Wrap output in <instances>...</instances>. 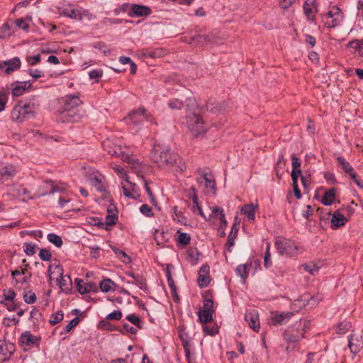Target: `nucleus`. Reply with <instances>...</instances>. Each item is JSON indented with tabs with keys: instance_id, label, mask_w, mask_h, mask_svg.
<instances>
[{
	"instance_id": "1",
	"label": "nucleus",
	"mask_w": 363,
	"mask_h": 363,
	"mask_svg": "<svg viewBox=\"0 0 363 363\" xmlns=\"http://www.w3.org/2000/svg\"><path fill=\"white\" fill-rule=\"evenodd\" d=\"M321 19L325 27L333 28L342 24L344 14L339 7L333 6L328 9L326 13L321 15Z\"/></svg>"
},
{
	"instance_id": "2",
	"label": "nucleus",
	"mask_w": 363,
	"mask_h": 363,
	"mask_svg": "<svg viewBox=\"0 0 363 363\" xmlns=\"http://www.w3.org/2000/svg\"><path fill=\"white\" fill-rule=\"evenodd\" d=\"M50 277L55 278L56 276V281L57 285L62 291L68 292L72 289V284L71 278L69 275L63 274V268L60 265H50L48 269Z\"/></svg>"
},
{
	"instance_id": "3",
	"label": "nucleus",
	"mask_w": 363,
	"mask_h": 363,
	"mask_svg": "<svg viewBox=\"0 0 363 363\" xmlns=\"http://www.w3.org/2000/svg\"><path fill=\"white\" fill-rule=\"evenodd\" d=\"M275 247L278 253L287 257L297 256L300 253V247L294 242L284 238H277Z\"/></svg>"
},
{
	"instance_id": "4",
	"label": "nucleus",
	"mask_w": 363,
	"mask_h": 363,
	"mask_svg": "<svg viewBox=\"0 0 363 363\" xmlns=\"http://www.w3.org/2000/svg\"><path fill=\"white\" fill-rule=\"evenodd\" d=\"M186 125L196 136L205 133L207 130V126L203 118L194 113H189L186 115Z\"/></svg>"
},
{
	"instance_id": "5",
	"label": "nucleus",
	"mask_w": 363,
	"mask_h": 363,
	"mask_svg": "<svg viewBox=\"0 0 363 363\" xmlns=\"http://www.w3.org/2000/svg\"><path fill=\"white\" fill-rule=\"evenodd\" d=\"M60 14L76 21H81L83 19L91 21L93 18L92 14H91L88 11L84 10L82 8L74 7L72 5H68L62 8L60 10Z\"/></svg>"
},
{
	"instance_id": "6",
	"label": "nucleus",
	"mask_w": 363,
	"mask_h": 363,
	"mask_svg": "<svg viewBox=\"0 0 363 363\" xmlns=\"http://www.w3.org/2000/svg\"><path fill=\"white\" fill-rule=\"evenodd\" d=\"M128 124L132 123L135 125L142 124L144 121H150L151 116L143 108H139L131 111L125 118Z\"/></svg>"
},
{
	"instance_id": "7",
	"label": "nucleus",
	"mask_w": 363,
	"mask_h": 363,
	"mask_svg": "<svg viewBox=\"0 0 363 363\" xmlns=\"http://www.w3.org/2000/svg\"><path fill=\"white\" fill-rule=\"evenodd\" d=\"M33 114L30 105L25 104L15 106L11 112V118L14 121L22 122L31 117Z\"/></svg>"
},
{
	"instance_id": "8",
	"label": "nucleus",
	"mask_w": 363,
	"mask_h": 363,
	"mask_svg": "<svg viewBox=\"0 0 363 363\" xmlns=\"http://www.w3.org/2000/svg\"><path fill=\"white\" fill-rule=\"evenodd\" d=\"M292 171L291 174L293 182V189L296 199L301 198V193L298 186V178L302 176L301 164L299 160H292Z\"/></svg>"
},
{
	"instance_id": "9",
	"label": "nucleus",
	"mask_w": 363,
	"mask_h": 363,
	"mask_svg": "<svg viewBox=\"0 0 363 363\" xmlns=\"http://www.w3.org/2000/svg\"><path fill=\"white\" fill-rule=\"evenodd\" d=\"M85 174L97 191L99 192L106 191V187L104 183V177L99 172L89 169Z\"/></svg>"
},
{
	"instance_id": "10",
	"label": "nucleus",
	"mask_w": 363,
	"mask_h": 363,
	"mask_svg": "<svg viewBox=\"0 0 363 363\" xmlns=\"http://www.w3.org/2000/svg\"><path fill=\"white\" fill-rule=\"evenodd\" d=\"M199 177L197 178L199 183L205 182V188L213 194L216 192V182L213 175L205 169L199 168L197 169Z\"/></svg>"
},
{
	"instance_id": "11",
	"label": "nucleus",
	"mask_w": 363,
	"mask_h": 363,
	"mask_svg": "<svg viewBox=\"0 0 363 363\" xmlns=\"http://www.w3.org/2000/svg\"><path fill=\"white\" fill-rule=\"evenodd\" d=\"M65 188L59 186L52 181H45L40 187L38 191V196H44L48 194H52L55 192H64Z\"/></svg>"
},
{
	"instance_id": "12",
	"label": "nucleus",
	"mask_w": 363,
	"mask_h": 363,
	"mask_svg": "<svg viewBox=\"0 0 363 363\" xmlns=\"http://www.w3.org/2000/svg\"><path fill=\"white\" fill-rule=\"evenodd\" d=\"M63 111L65 113L74 111L82 104V101L78 94L66 95L63 98Z\"/></svg>"
},
{
	"instance_id": "13",
	"label": "nucleus",
	"mask_w": 363,
	"mask_h": 363,
	"mask_svg": "<svg viewBox=\"0 0 363 363\" xmlns=\"http://www.w3.org/2000/svg\"><path fill=\"white\" fill-rule=\"evenodd\" d=\"M338 167H340L353 180L356 185L359 187H363V183L359 179L353 167L347 162V160H338Z\"/></svg>"
},
{
	"instance_id": "14",
	"label": "nucleus",
	"mask_w": 363,
	"mask_h": 363,
	"mask_svg": "<svg viewBox=\"0 0 363 363\" xmlns=\"http://www.w3.org/2000/svg\"><path fill=\"white\" fill-rule=\"evenodd\" d=\"M348 347L353 354H357L363 348V337L360 333H353L349 336Z\"/></svg>"
},
{
	"instance_id": "15",
	"label": "nucleus",
	"mask_w": 363,
	"mask_h": 363,
	"mask_svg": "<svg viewBox=\"0 0 363 363\" xmlns=\"http://www.w3.org/2000/svg\"><path fill=\"white\" fill-rule=\"evenodd\" d=\"M121 187L125 196L133 199H137L140 196L139 188L135 184L130 182L129 179H128V182H122Z\"/></svg>"
},
{
	"instance_id": "16",
	"label": "nucleus",
	"mask_w": 363,
	"mask_h": 363,
	"mask_svg": "<svg viewBox=\"0 0 363 363\" xmlns=\"http://www.w3.org/2000/svg\"><path fill=\"white\" fill-rule=\"evenodd\" d=\"M294 315V312L278 313L272 311L270 313V319L273 325H277L288 322Z\"/></svg>"
},
{
	"instance_id": "17",
	"label": "nucleus",
	"mask_w": 363,
	"mask_h": 363,
	"mask_svg": "<svg viewBox=\"0 0 363 363\" xmlns=\"http://www.w3.org/2000/svg\"><path fill=\"white\" fill-rule=\"evenodd\" d=\"M21 60L18 57H13L7 61L0 62V69L6 74L18 69L21 67Z\"/></svg>"
},
{
	"instance_id": "18",
	"label": "nucleus",
	"mask_w": 363,
	"mask_h": 363,
	"mask_svg": "<svg viewBox=\"0 0 363 363\" xmlns=\"http://www.w3.org/2000/svg\"><path fill=\"white\" fill-rule=\"evenodd\" d=\"M40 341V337L33 335L30 331H26L21 334L19 342L22 346L33 347L38 345Z\"/></svg>"
},
{
	"instance_id": "19",
	"label": "nucleus",
	"mask_w": 363,
	"mask_h": 363,
	"mask_svg": "<svg viewBox=\"0 0 363 363\" xmlns=\"http://www.w3.org/2000/svg\"><path fill=\"white\" fill-rule=\"evenodd\" d=\"M111 157H115L120 159H130L133 157L132 153L128 148H122L120 146H114L107 150Z\"/></svg>"
},
{
	"instance_id": "20",
	"label": "nucleus",
	"mask_w": 363,
	"mask_h": 363,
	"mask_svg": "<svg viewBox=\"0 0 363 363\" xmlns=\"http://www.w3.org/2000/svg\"><path fill=\"white\" fill-rule=\"evenodd\" d=\"M15 351V345L6 341H0V361L8 359Z\"/></svg>"
},
{
	"instance_id": "21",
	"label": "nucleus",
	"mask_w": 363,
	"mask_h": 363,
	"mask_svg": "<svg viewBox=\"0 0 363 363\" xmlns=\"http://www.w3.org/2000/svg\"><path fill=\"white\" fill-rule=\"evenodd\" d=\"M245 319L248 323L249 326L255 332L259 330V321L258 313L255 310L248 311L245 315Z\"/></svg>"
},
{
	"instance_id": "22",
	"label": "nucleus",
	"mask_w": 363,
	"mask_h": 363,
	"mask_svg": "<svg viewBox=\"0 0 363 363\" xmlns=\"http://www.w3.org/2000/svg\"><path fill=\"white\" fill-rule=\"evenodd\" d=\"M151 154L152 157H160L161 159L163 157H171L172 156L170 149L167 145L162 144L155 145Z\"/></svg>"
},
{
	"instance_id": "23",
	"label": "nucleus",
	"mask_w": 363,
	"mask_h": 363,
	"mask_svg": "<svg viewBox=\"0 0 363 363\" xmlns=\"http://www.w3.org/2000/svg\"><path fill=\"white\" fill-rule=\"evenodd\" d=\"M11 93L13 96H19L23 95L25 91L32 86L30 81L16 82L11 86Z\"/></svg>"
},
{
	"instance_id": "24",
	"label": "nucleus",
	"mask_w": 363,
	"mask_h": 363,
	"mask_svg": "<svg viewBox=\"0 0 363 363\" xmlns=\"http://www.w3.org/2000/svg\"><path fill=\"white\" fill-rule=\"evenodd\" d=\"M209 267L203 265L200 268L197 282L201 288L207 286L210 283Z\"/></svg>"
},
{
	"instance_id": "25",
	"label": "nucleus",
	"mask_w": 363,
	"mask_h": 363,
	"mask_svg": "<svg viewBox=\"0 0 363 363\" xmlns=\"http://www.w3.org/2000/svg\"><path fill=\"white\" fill-rule=\"evenodd\" d=\"M131 11L133 13L131 16H147L151 13V9L146 6L133 4L131 6Z\"/></svg>"
},
{
	"instance_id": "26",
	"label": "nucleus",
	"mask_w": 363,
	"mask_h": 363,
	"mask_svg": "<svg viewBox=\"0 0 363 363\" xmlns=\"http://www.w3.org/2000/svg\"><path fill=\"white\" fill-rule=\"evenodd\" d=\"M15 32L13 23L11 21L4 23L0 28V39H5Z\"/></svg>"
},
{
	"instance_id": "27",
	"label": "nucleus",
	"mask_w": 363,
	"mask_h": 363,
	"mask_svg": "<svg viewBox=\"0 0 363 363\" xmlns=\"http://www.w3.org/2000/svg\"><path fill=\"white\" fill-rule=\"evenodd\" d=\"M347 220V218L342 213L335 211L332 216L331 227L333 229H337L343 226Z\"/></svg>"
},
{
	"instance_id": "28",
	"label": "nucleus",
	"mask_w": 363,
	"mask_h": 363,
	"mask_svg": "<svg viewBox=\"0 0 363 363\" xmlns=\"http://www.w3.org/2000/svg\"><path fill=\"white\" fill-rule=\"evenodd\" d=\"M17 174V169L13 164H8L0 169V175L2 178L0 179V182L4 183V178L5 177H13Z\"/></svg>"
},
{
	"instance_id": "29",
	"label": "nucleus",
	"mask_w": 363,
	"mask_h": 363,
	"mask_svg": "<svg viewBox=\"0 0 363 363\" xmlns=\"http://www.w3.org/2000/svg\"><path fill=\"white\" fill-rule=\"evenodd\" d=\"M251 267V263L240 264L236 267L235 272L238 276H240L242 282L245 284L248 277L249 269Z\"/></svg>"
},
{
	"instance_id": "30",
	"label": "nucleus",
	"mask_w": 363,
	"mask_h": 363,
	"mask_svg": "<svg viewBox=\"0 0 363 363\" xmlns=\"http://www.w3.org/2000/svg\"><path fill=\"white\" fill-rule=\"evenodd\" d=\"M314 1L313 0H306L303 5L304 13L308 21L313 22L314 21Z\"/></svg>"
},
{
	"instance_id": "31",
	"label": "nucleus",
	"mask_w": 363,
	"mask_h": 363,
	"mask_svg": "<svg viewBox=\"0 0 363 363\" xmlns=\"http://www.w3.org/2000/svg\"><path fill=\"white\" fill-rule=\"evenodd\" d=\"M257 208V206L252 203L244 205L241 208V213L247 216L250 220H254L255 218V211Z\"/></svg>"
},
{
	"instance_id": "32",
	"label": "nucleus",
	"mask_w": 363,
	"mask_h": 363,
	"mask_svg": "<svg viewBox=\"0 0 363 363\" xmlns=\"http://www.w3.org/2000/svg\"><path fill=\"white\" fill-rule=\"evenodd\" d=\"M335 194L336 191L333 188L325 191L321 199L322 203L325 206L331 205L335 200Z\"/></svg>"
},
{
	"instance_id": "33",
	"label": "nucleus",
	"mask_w": 363,
	"mask_h": 363,
	"mask_svg": "<svg viewBox=\"0 0 363 363\" xmlns=\"http://www.w3.org/2000/svg\"><path fill=\"white\" fill-rule=\"evenodd\" d=\"M10 191L13 196L16 197L27 195L29 193L27 189L17 184H13L12 186H11Z\"/></svg>"
},
{
	"instance_id": "34",
	"label": "nucleus",
	"mask_w": 363,
	"mask_h": 363,
	"mask_svg": "<svg viewBox=\"0 0 363 363\" xmlns=\"http://www.w3.org/2000/svg\"><path fill=\"white\" fill-rule=\"evenodd\" d=\"M99 287L103 292L115 291L116 284L110 279H105L100 282Z\"/></svg>"
},
{
	"instance_id": "35",
	"label": "nucleus",
	"mask_w": 363,
	"mask_h": 363,
	"mask_svg": "<svg viewBox=\"0 0 363 363\" xmlns=\"http://www.w3.org/2000/svg\"><path fill=\"white\" fill-rule=\"evenodd\" d=\"M179 337L182 342L183 346L185 350L186 356L187 358H189V351L187 347L188 345H189V336H188L187 333L184 331V329L181 327L179 328Z\"/></svg>"
},
{
	"instance_id": "36",
	"label": "nucleus",
	"mask_w": 363,
	"mask_h": 363,
	"mask_svg": "<svg viewBox=\"0 0 363 363\" xmlns=\"http://www.w3.org/2000/svg\"><path fill=\"white\" fill-rule=\"evenodd\" d=\"M301 267L312 276L317 274L319 270V267L313 262L303 264Z\"/></svg>"
},
{
	"instance_id": "37",
	"label": "nucleus",
	"mask_w": 363,
	"mask_h": 363,
	"mask_svg": "<svg viewBox=\"0 0 363 363\" xmlns=\"http://www.w3.org/2000/svg\"><path fill=\"white\" fill-rule=\"evenodd\" d=\"M213 313L207 310H201L199 311V318L202 323H206L212 320Z\"/></svg>"
},
{
	"instance_id": "38",
	"label": "nucleus",
	"mask_w": 363,
	"mask_h": 363,
	"mask_svg": "<svg viewBox=\"0 0 363 363\" xmlns=\"http://www.w3.org/2000/svg\"><path fill=\"white\" fill-rule=\"evenodd\" d=\"M64 314L62 311H57L51 315L49 322L52 325L59 323L63 320Z\"/></svg>"
},
{
	"instance_id": "39",
	"label": "nucleus",
	"mask_w": 363,
	"mask_h": 363,
	"mask_svg": "<svg viewBox=\"0 0 363 363\" xmlns=\"http://www.w3.org/2000/svg\"><path fill=\"white\" fill-rule=\"evenodd\" d=\"M48 240L57 247H60L63 243L62 238L55 233L48 234Z\"/></svg>"
},
{
	"instance_id": "40",
	"label": "nucleus",
	"mask_w": 363,
	"mask_h": 363,
	"mask_svg": "<svg viewBox=\"0 0 363 363\" xmlns=\"http://www.w3.org/2000/svg\"><path fill=\"white\" fill-rule=\"evenodd\" d=\"M37 245L31 242H26L23 244V249L25 253L28 256H32L36 252Z\"/></svg>"
},
{
	"instance_id": "41",
	"label": "nucleus",
	"mask_w": 363,
	"mask_h": 363,
	"mask_svg": "<svg viewBox=\"0 0 363 363\" xmlns=\"http://www.w3.org/2000/svg\"><path fill=\"white\" fill-rule=\"evenodd\" d=\"M112 250L115 252L117 257L120 259L123 262L126 263L130 260V258L127 256L124 251L117 247H112Z\"/></svg>"
},
{
	"instance_id": "42",
	"label": "nucleus",
	"mask_w": 363,
	"mask_h": 363,
	"mask_svg": "<svg viewBox=\"0 0 363 363\" xmlns=\"http://www.w3.org/2000/svg\"><path fill=\"white\" fill-rule=\"evenodd\" d=\"M168 106L172 110H179L183 107L184 104L181 100L174 99L169 101Z\"/></svg>"
},
{
	"instance_id": "43",
	"label": "nucleus",
	"mask_w": 363,
	"mask_h": 363,
	"mask_svg": "<svg viewBox=\"0 0 363 363\" xmlns=\"http://www.w3.org/2000/svg\"><path fill=\"white\" fill-rule=\"evenodd\" d=\"M199 252L197 250L194 249H190L188 250L187 252V259L189 262H190L191 264H195L197 260L199 259Z\"/></svg>"
},
{
	"instance_id": "44",
	"label": "nucleus",
	"mask_w": 363,
	"mask_h": 363,
	"mask_svg": "<svg viewBox=\"0 0 363 363\" xmlns=\"http://www.w3.org/2000/svg\"><path fill=\"white\" fill-rule=\"evenodd\" d=\"M167 283H168V285L169 286V288L171 290V294H172L174 301H177L179 300V296L177 294V287L174 284L172 277H169L167 279Z\"/></svg>"
},
{
	"instance_id": "45",
	"label": "nucleus",
	"mask_w": 363,
	"mask_h": 363,
	"mask_svg": "<svg viewBox=\"0 0 363 363\" xmlns=\"http://www.w3.org/2000/svg\"><path fill=\"white\" fill-rule=\"evenodd\" d=\"M7 101L8 93L4 90L0 91V112L5 109Z\"/></svg>"
},
{
	"instance_id": "46",
	"label": "nucleus",
	"mask_w": 363,
	"mask_h": 363,
	"mask_svg": "<svg viewBox=\"0 0 363 363\" xmlns=\"http://www.w3.org/2000/svg\"><path fill=\"white\" fill-rule=\"evenodd\" d=\"M113 169L116 172V174L118 175V177H121L123 180V182H128V179H129V177L123 167H119V166H116L113 167Z\"/></svg>"
},
{
	"instance_id": "47",
	"label": "nucleus",
	"mask_w": 363,
	"mask_h": 363,
	"mask_svg": "<svg viewBox=\"0 0 363 363\" xmlns=\"http://www.w3.org/2000/svg\"><path fill=\"white\" fill-rule=\"evenodd\" d=\"M77 289L81 294H85L91 291V286L86 284L82 281H78Z\"/></svg>"
},
{
	"instance_id": "48",
	"label": "nucleus",
	"mask_w": 363,
	"mask_h": 363,
	"mask_svg": "<svg viewBox=\"0 0 363 363\" xmlns=\"http://www.w3.org/2000/svg\"><path fill=\"white\" fill-rule=\"evenodd\" d=\"M269 250H270V243L267 242V250H266V253H265L264 259V264L266 268H268L272 265L271 254H270Z\"/></svg>"
},
{
	"instance_id": "49",
	"label": "nucleus",
	"mask_w": 363,
	"mask_h": 363,
	"mask_svg": "<svg viewBox=\"0 0 363 363\" xmlns=\"http://www.w3.org/2000/svg\"><path fill=\"white\" fill-rule=\"evenodd\" d=\"M103 76L101 69H92L89 72V77L91 79H94L96 82Z\"/></svg>"
},
{
	"instance_id": "50",
	"label": "nucleus",
	"mask_w": 363,
	"mask_h": 363,
	"mask_svg": "<svg viewBox=\"0 0 363 363\" xmlns=\"http://www.w3.org/2000/svg\"><path fill=\"white\" fill-rule=\"evenodd\" d=\"M23 299L26 303L31 304L36 301V296H35V293L30 291H28L27 293L24 294Z\"/></svg>"
},
{
	"instance_id": "51",
	"label": "nucleus",
	"mask_w": 363,
	"mask_h": 363,
	"mask_svg": "<svg viewBox=\"0 0 363 363\" xmlns=\"http://www.w3.org/2000/svg\"><path fill=\"white\" fill-rule=\"evenodd\" d=\"M16 27L22 29L23 30L28 31L29 25L25 19L20 18L15 21Z\"/></svg>"
},
{
	"instance_id": "52",
	"label": "nucleus",
	"mask_w": 363,
	"mask_h": 363,
	"mask_svg": "<svg viewBox=\"0 0 363 363\" xmlns=\"http://www.w3.org/2000/svg\"><path fill=\"white\" fill-rule=\"evenodd\" d=\"M350 328V323L349 322H347V321L341 322L337 326V331L340 334H343V333H346V331H347Z\"/></svg>"
},
{
	"instance_id": "53",
	"label": "nucleus",
	"mask_w": 363,
	"mask_h": 363,
	"mask_svg": "<svg viewBox=\"0 0 363 363\" xmlns=\"http://www.w3.org/2000/svg\"><path fill=\"white\" fill-rule=\"evenodd\" d=\"M126 319L129 320L131 323L135 325V326L141 328L140 326V318L135 314H130L126 317Z\"/></svg>"
},
{
	"instance_id": "54",
	"label": "nucleus",
	"mask_w": 363,
	"mask_h": 363,
	"mask_svg": "<svg viewBox=\"0 0 363 363\" xmlns=\"http://www.w3.org/2000/svg\"><path fill=\"white\" fill-rule=\"evenodd\" d=\"M39 257L43 261H49L51 259L52 254L47 249H41L39 253Z\"/></svg>"
},
{
	"instance_id": "55",
	"label": "nucleus",
	"mask_w": 363,
	"mask_h": 363,
	"mask_svg": "<svg viewBox=\"0 0 363 363\" xmlns=\"http://www.w3.org/2000/svg\"><path fill=\"white\" fill-rule=\"evenodd\" d=\"M140 211L147 217L153 216L152 208L147 204H143L140 208Z\"/></svg>"
},
{
	"instance_id": "56",
	"label": "nucleus",
	"mask_w": 363,
	"mask_h": 363,
	"mask_svg": "<svg viewBox=\"0 0 363 363\" xmlns=\"http://www.w3.org/2000/svg\"><path fill=\"white\" fill-rule=\"evenodd\" d=\"M207 310L208 311H211L212 313L214 312L213 310V302L211 298H205L203 300V309Z\"/></svg>"
},
{
	"instance_id": "57",
	"label": "nucleus",
	"mask_w": 363,
	"mask_h": 363,
	"mask_svg": "<svg viewBox=\"0 0 363 363\" xmlns=\"http://www.w3.org/2000/svg\"><path fill=\"white\" fill-rule=\"evenodd\" d=\"M40 55H36L34 56H30L26 58L27 62L29 65L33 66L40 62Z\"/></svg>"
},
{
	"instance_id": "58",
	"label": "nucleus",
	"mask_w": 363,
	"mask_h": 363,
	"mask_svg": "<svg viewBox=\"0 0 363 363\" xmlns=\"http://www.w3.org/2000/svg\"><path fill=\"white\" fill-rule=\"evenodd\" d=\"M79 322V318L75 317L73 318L64 328V332L69 333L74 326H76Z\"/></svg>"
},
{
	"instance_id": "59",
	"label": "nucleus",
	"mask_w": 363,
	"mask_h": 363,
	"mask_svg": "<svg viewBox=\"0 0 363 363\" xmlns=\"http://www.w3.org/2000/svg\"><path fill=\"white\" fill-rule=\"evenodd\" d=\"M178 242L183 245H187L190 242V236L186 233H182L179 235Z\"/></svg>"
},
{
	"instance_id": "60",
	"label": "nucleus",
	"mask_w": 363,
	"mask_h": 363,
	"mask_svg": "<svg viewBox=\"0 0 363 363\" xmlns=\"http://www.w3.org/2000/svg\"><path fill=\"white\" fill-rule=\"evenodd\" d=\"M122 318V313L121 311H114L112 313H109L106 316V319L108 320H119Z\"/></svg>"
},
{
	"instance_id": "61",
	"label": "nucleus",
	"mask_w": 363,
	"mask_h": 363,
	"mask_svg": "<svg viewBox=\"0 0 363 363\" xmlns=\"http://www.w3.org/2000/svg\"><path fill=\"white\" fill-rule=\"evenodd\" d=\"M211 209V216L216 218H219L222 214H224L223 209L219 206L212 207Z\"/></svg>"
},
{
	"instance_id": "62",
	"label": "nucleus",
	"mask_w": 363,
	"mask_h": 363,
	"mask_svg": "<svg viewBox=\"0 0 363 363\" xmlns=\"http://www.w3.org/2000/svg\"><path fill=\"white\" fill-rule=\"evenodd\" d=\"M284 338L288 342L295 343L300 340V337L291 333H286Z\"/></svg>"
},
{
	"instance_id": "63",
	"label": "nucleus",
	"mask_w": 363,
	"mask_h": 363,
	"mask_svg": "<svg viewBox=\"0 0 363 363\" xmlns=\"http://www.w3.org/2000/svg\"><path fill=\"white\" fill-rule=\"evenodd\" d=\"M3 296L4 299L6 301H13L16 296V294L14 291L11 289L4 290L3 293Z\"/></svg>"
},
{
	"instance_id": "64",
	"label": "nucleus",
	"mask_w": 363,
	"mask_h": 363,
	"mask_svg": "<svg viewBox=\"0 0 363 363\" xmlns=\"http://www.w3.org/2000/svg\"><path fill=\"white\" fill-rule=\"evenodd\" d=\"M320 358L315 353L309 354L305 363H319Z\"/></svg>"
}]
</instances>
